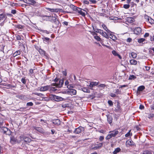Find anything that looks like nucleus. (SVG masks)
Segmentation results:
<instances>
[{
	"label": "nucleus",
	"mask_w": 154,
	"mask_h": 154,
	"mask_svg": "<svg viewBox=\"0 0 154 154\" xmlns=\"http://www.w3.org/2000/svg\"><path fill=\"white\" fill-rule=\"evenodd\" d=\"M127 20L130 23H131L133 22V21L132 20V19L131 17H129L127 18Z\"/></svg>",
	"instance_id": "obj_46"
},
{
	"label": "nucleus",
	"mask_w": 154,
	"mask_h": 154,
	"mask_svg": "<svg viewBox=\"0 0 154 154\" xmlns=\"http://www.w3.org/2000/svg\"><path fill=\"white\" fill-rule=\"evenodd\" d=\"M17 39L18 40H20L21 39V36L19 35H17L16 36Z\"/></svg>",
	"instance_id": "obj_47"
},
{
	"label": "nucleus",
	"mask_w": 154,
	"mask_h": 154,
	"mask_svg": "<svg viewBox=\"0 0 154 154\" xmlns=\"http://www.w3.org/2000/svg\"><path fill=\"white\" fill-rule=\"evenodd\" d=\"M7 18V17L4 14H0V20H5Z\"/></svg>",
	"instance_id": "obj_20"
},
{
	"label": "nucleus",
	"mask_w": 154,
	"mask_h": 154,
	"mask_svg": "<svg viewBox=\"0 0 154 154\" xmlns=\"http://www.w3.org/2000/svg\"><path fill=\"white\" fill-rule=\"evenodd\" d=\"M102 26L104 29L107 32L108 34H109V33L111 32V31L107 29V26L105 25L104 24H102Z\"/></svg>",
	"instance_id": "obj_22"
},
{
	"label": "nucleus",
	"mask_w": 154,
	"mask_h": 154,
	"mask_svg": "<svg viewBox=\"0 0 154 154\" xmlns=\"http://www.w3.org/2000/svg\"><path fill=\"white\" fill-rule=\"evenodd\" d=\"M142 154H152L151 152L149 151H145Z\"/></svg>",
	"instance_id": "obj_41"
},
{
	"label": "nucleus",
	"mask_w": 154,
	"mask_h": 154,
	"mask_svg": "<svg viewBox=\"0 0 154 154\" xmlns=\"http://www.w3.org/2000/svg\"><path fill=\"white\" fill-rule=\"evenodd\" d=\"M130 5L129 4H125L123 5V7L124 8L127 9L129 8Z\"/></svg>",
	"instance_id": "obj_38"
},
{
	"label": "nucleus",
	"mask_w": 154,
	"mask_h": 154,
	"mask_svg": "<svg viewBox=\"0 0 154 154\" xmlns=\"http://www.w3.org/2000/svg\"><path fill=\"white\" fill-rule=\"evenodd\" d=\"M142 30L140 27H137L134 30V34L137 35H139L141 32Z\"/></svg>",
	"instance_id": "obj_15"
},
{
	"label": "nucleus",
	"mask_w": 154,
	"mask_h": 154,
	"mask_svg": "<svg viewBox=\"0 0 154 154\" xmlns=\"http://www.w3.org/2000/svg\"><path fill=\"white\" fill-rule=\"evenodd\" d=\"M90 1L93 4H95L97 2L96 1H95V0H91Z\"/></svg>",
	"instance_id": "obj_64"
},
{
	"label": "nucleus",
	"mask_w": 154,
	"mask_h": 154,
	"mask_svg": "<svg viewBox=\"0 0 154 154\" xmlns=\"http://www.w3.org/2000/svg\"><path fill=\"white\" fill-rule=\"evenodd\" d=\"M107 121L110 124H111L112 123V118L111 116H107Z\"/></svg>",
	"instance_id": "obj_27"
},
{
	"label": "nucleus",
	"mask_w": 154,
	"mask_h": 154,
	"mask_svg": "<svg viewBox=\"0 0 154 154\" xmlns=\"http://www.w3.org/2000/svg\"><path fill=\"white\" fill-rule=\"evenodd\" d=\"M149 35V33H146L144 35V37H148Z\"/></svg>",
	"instance_id": "obj_58"
},
{
	"label": "nucleus",
	"mask_w": 154,
	"mask_h": 154,
	"mask_svg": "<svg viewBox=\"0 0 154 154\" xmlns=\"http://www.w3.org/2000/svg\"><path fill=\"white\" fill-rule=\"evenodd\" d=\"M108 104L110 106L113 105L112 102L111 100H108Z\"/></svg>",
	"instance_id": "obj_50"
},
{
	"label": "nucleus",
	"mask_w": 154,
	"mask_h": 154,
	"mask_svg": "<svg viewBox=\"0 0 154 154\" xmlns=\"http://www.w3.org/2000/svg\"><path fill=\"white\" fill-rule=\"evenodd\" d=\"M130 63L131 65H136L137 64V61L134 59L130 60Z\"/></svg>",
	"instance_id": "obj_26"
},
{
	"label": "nucleus",
	"mask_w": 154,
	"mask_h": 154,
	"mask_svg": "<svg viewBox=\"0 0 154 154\" xmlns=\"http://www.w3.org/2000/svg\"><path fill=\"white\" fill-rule=\"evenodd\" d=\"M121 150V149L119 147H118L115 149L114 151L113 152V154H117Z\"/></svg>",
	"instance_id": "obj_28"
},
{
	"label": "nucleus",
	"mask_w": 154,
	"mask_h": 154,
	"mask_svg": "<svg viewBox=\"0 0 154 154\" xmlns=\"http://www.w3.org/2000/svg\"><path fill=\"white\" fill-rule=\"evenodd\" d=\"M33 128L35 130H36L38 131V132H39L40 133H44L43 129L41 127H34Z\"/></svg>",
	"instance_id": "obj_18"
},
{
	"label": "nucleus",
	"mask_w": 154,
	"mask_h": 154,
	"mask_svg": "<svg viewBox=\"0 0 154 154\" xmlns=\"http://www.w3.org/2000/svg\"><path fill=\"white\" fill-rule=\"evenodd\" d=\"M97 32L101 34L103 36L107 38H108L109 37L107 34L103 30L100 29L98 30L97 31H96Z\"/></svg>",
	"instance_id": "obj_11"
},
{
	"label": "nucleus",
	"mask_w": 154,
	"mask_h": 154,
	"mask_svg": "<svg viewBox=\"0 0 154 154\" xmlns=\"http://www.w3.org/2000/svg\"><path fill=\"white\" fill-rule=\"evenodd\" d=\"M29 72L30 74H32L33 73V70L31 69H30Z\"/></svg>",
	"instance_id": "obj_55"
},
{
	"label": "nucleus",
	"mask_w": 154,
	"mask_h": 154,
	"mask_svg": "<svg viewBox=\"0 0 154 154\" xmlns=\"http://www.w3.org/2000/svg\"><path fill=\"white\" fill-rule=\"evenodd\" d=\"M103 143H100L97 144V149L100 148L103 146Z\"/></svg>",
	"instance_id": "obj_37"
},
{
	"label": "nucleus",
	"mask_w": 154,
	"mask_h": 154,
	"mask_svg": "<svg viewBox=\"0 0 154 154\" xmlns=\"http://www.w3.org/2000/svg\"><path fill=\"white\" fill-rule=\"evenodd\" d=\"M43 32L47 34H48L49 33V32L46 30H44Z\"/></svg>",
	"instance_id": "obj_63"
},
{
	"label": "nucleus",
	"mask_w": 154,
	"mask_h": 154,
	"mask_svg": "<svg viewBox=\"0 0 154 154\" xmlns=\"http://www.w3.org/2000/svg\"><path fill=\"white\" fill-rule=\"evenodd\" d=\"M70 8H72L73 10L76 11L77 10V9L78 8V7H77L76 6H75L74 5H70Z\"/></svg>",
	"instance_id": "obj_32"
},
{
	"label": "nucleus",
	"mask_w": 154,
	"mask_h": 154,
	"mask_svg": "<svg viewBox=\"0 0 154 154\" xmlns=\"http://www.w3.org/2000/svg\"><path fill=\"white\" fill-rule=\"evenodd\" d=\"M126 41L128 42H130L132 41V39L131 38H128L127 39Z\"/></svg>",
	"instance_id": "obj_51"
},
{
	"label": "nucleus",
	"mask_w": 154,
	"mask_h": 154,
	"mask_svg": "<svg viewBox=\"0 0 154 154\" xmlns=\"http://www.w3.org/2000/svg\"><path fill=\"white\" fill-rule=\"evenodd\" d=\"M21 51L18 50L16 51L13 54V57H15L16 56L19 55L21 53Z\"/></svg>",
	"instance_id": "obj_23"
},
{
	"label": "nucleus",
	"mask_w": 154,
	"mask_h": 154,
	"mask_svg": "<svg viewBox=\"0 0 154 154\" xmlns=\"http://www.w3.org/2000/svg\"><path fill=\"white\" fill-rule=\"evenodd\" d=\"M17 97L20 99L24 100H26L27 98L24 95H18L17 96Z\"/></svg>",
	"instance_id": "obj_24"
},
{
	"label": "nucleus",
	"mask_w": 154,
	"mask_h": 154,
	"mask_svg": "<svg viewBox=\"0 0 154 154\" xmlns=\"http://www.w3.org/2000/svg\"><path fill=\"white\" fill-rule=\"evenodd\" d=\"M19 138L21 140H23L26 144L29 143L32 140L30 138L27 137L23 134L20 136Z\"/></svg>",
	"instance_id": "obj_4"
},
{
	"label": "nucleus",
	"mask_w": 154,
	"mask_h": 154,
	"mask_svg": "<svg viewBox=\"0 0 154 154\" xmlns=\"http://www.w3.org/2000/svg\"><path fill=\"white\" fill-rule=\"evenodd\" d=\"M33 105L32 102H28L26 103V106H32Z\"/></svg>",
	"instance_id": "obj_40"
},
{
	"label": "nucleus",
	"mask_w": 154,
	"mask_h": 154,
	"mask_svg": "<svg viewBox=\"0 0 154 154\" xmlns=\"http://www.w3.org/2000/svg\"><path fill=\"white\" fill-rule=\"evenodd\" d=\"M2 131L4 133L8 135L11 134V132L10 130L5 127H2Z\"/></svg>",
	"instance_id": "obj_9"
},
{
	"label": "nucleus",
	"mask_w": 154,
	"mask_h": 154,
	"mask_svg": "<svg viewBox=\"0 0 154 154\" xmlns=\"http://www.w3.org/2000/svg\"><path fill=\"white\" fill-rule=\"evenodd\" d=\"M38 51L40 54L42 55H45V52L41 49H39Z\"/></svg>",
	"instance_id": "obj_33"
},
{
	"label": "nucleus",
	"mask_w": 154,
	"mask_h": 154,
	"mask_svg": "<svg viewBox=\"0 0 154 154\" xmlns=\"http://www.w3.org/2000/svg\"><path fill=\"white\" fill-rule=\"evenodd\" d=\"M67 94H70L72 95H75L76 94V91L75 89H71L67 90L66 92Z\"/></svg>",
	"instance_id": "obj_12"
},
{
	"label": "nucleus",
	"mask_w": 154,
	"mask_h": 154,
	"mask_svg": "<svg viewBox=\"0 0 154 154\" xmlns=\"http://www.w3.org/2000/svg\"><path fill=\"white\" fill-rule=\"evenodd\" d=\"M130 131H131V130H130L128 132V133H127V134H125V136L126 137H128V136H129L130 135Z\"/></svg>",
	"instance_id": "obj_52"
},
{
	"label": "nucleus",
	"mask_w": 154,
	"mask_h": 154,
	"mask_svg": "<svg viewBox=\"0 0 154 154\" xmlns=\"http://www.w3.org/2000/svg\"><path fill=\"white\" fill-rule=\"evenodd\" d=\"M145 88V87L143 86H139L137 89V90L139 91H142Z\"/></svg>",
	"instance_id": "obj_34"
},
{
	"label": "nucleus",
	"mask_w": 154,
	"mask_h": 154,
	"mask_svg": "<svg viewBox=\"0 0 154 154\" xmlns=\"http://www.w3.org/2000/svg\"><path fill=\"white\" fill-rule=\"evenodd\" d=\"M76 11L79 14L85 17V16L86 14H87V12L85 10L81 8H78Z\"/></svg>",
	"instance_id": "obj_6"
},
{
	"label": "nucleus",
	"mask_w": 154,
	"mask_h": 154,
	"mask_svg": "<svg viewBox=\"0 0 154 154\" xmlns=\"http://www.w3.org/2000/svg\"><path fill=\"white\" fill-rule=\"evenodd\" d=\"M144 108V106L143 105H140V107H139V108L140 109H143Z\"/></svg>",
	"instance_id": "obj_62"
},
{
	"label": "nucleus",
	"mask_w": 154,
	"mask_h": 154,
	"mask_svg": "<svg viewBox=\"0 0 154 154\" xmlns=\"http://www.w3.org/2000/svg\"><path fill=\"white\" fill-rule=\"evenodd\" d=\"M50 88V85H46L44 86L41 87L39 90L41 91H45L49 90Z\"/></svg>",
	"instance_id": "obj_13"
},
{
	"label": "nucleus",
	"mask_w": 154,
	"mask_h": 154,
	"mask_svg": "<svg viewBox=\"0 0 154 154\" xmlns=\"http://www.w3.org/2000/svg\"><path fill=\"white\" fill-rule=\"evenodd\" d=\"M16 141V139L14 137H10V142L12 144H14Z\"/></svg>",
	"instance_id": "obj_25"
},
{
	"label": "nucleus",
	"mask_w": 154,
	"mask_h": 154,
	"mask_svg": "<svg viewBox=\"0 0 154 154\" xmlns=\"http://www.w3.org/2000/svg\"><path fill=\"white\" fill-rule=\"evenodd\" d=\"M52 122L55 125L58 126L60 124V121L58 119H56L53 120Z\"/></svg>",
	"instance_id": "obj_19"
},
{
	"label": "nucleus",
	"mask_w": 154,
	"mask_h": 154,
	"mask_svg": "<svg viewBox=\"0 0 154 154\" xmlns=\"http://www.w3.org/2000/svg\"><path fill=\"white\" fill-rule=\"evenodd\" d=\"M11 13L13 14H15L16 13V11L15 10H12L11 11Z\"/></svg>",
	"instance_id": "obj_54"
},
{
	"label": "nucleus",
	"mask_w": 154,
	"mask_h": 154,
	"mask_svg": "<svg viewBox=\"0 0 154 154\" xmlns=\"http://www.w3.org/2000/svg\"><path fill=\"white\" fill-rule=\"evenodd\" d=\"M106 85L104 84H100L99 86L98 87H101L103 89L105 87Z\"/></svg>",
	"instance_id": "obj_45"
},
{
	"label": "nucleus",
	"mask_w": 154,
	"mask_h": 154,
	"mask_svg": "<svg viewBox=\"0 0 154 154\" xmlns=\"http://www.w3.org/2000/svg\"><path fill=\"white\" fill-rule=\"evenodd\" d=\"M21 82L24 84H25L26 83V81L25 78H22L21 80Z\"/></svg>",
	"instance_id": "obj_49"
},
{
	"label": "nucleus",
	"mask_w": 154,
	"mask_h": 154,
	"mask_svg": "<svg viewBox=\"0 0 154 154\" xmlns=\"http://www.w3.org/2000/svg\"><path fill=\"white\" fill-rule=\"evenodd\" d=\"M52 86H53L52 85V84L51 85H50V88L49 89V90L51 92L53 91H54L56 90V89H55L54 88L52 87Z\"/></svg>",
	"instance_id": "obj_31"
},
{
	"label": "nucleus",
	"mask_w": 154,
	"mask_h": 154,
	"mask_svg": "<svg viewBox=\"0 0 154 154\" xmlns=\"http://www.w3.org/2000/svg\"><path fill=\"white\" fill-rule=\"evenodd\" d=\"M147 21L149 22L150 23H154V20L150 17L149 19V20L148 21Z\"/></svg>",
	"instance_id": "obj_48"
},
{
	"label": "nucleus",
	"mask_w": 154,
	"mask_h": 154,
	"mask_svg": "<svg viewBox=\"0 0 154 154\" xmlns=\"http://www.w3.org/2000/svg\"><path fill=\"white\" fill-rule=\"evenodd\" d=\"M110 96L111 97H115L116 96V95L115 94L112 93H111L110 94Z\"/></svg>",
	"instance_id": "obj_56"
},
{
	"label": "nucleus",
	"mask_w": 154,
	"mask_h": 154,
	"mask_svg": "<svg viewBox=\"0 0 154 154\" xmlns=\"http://www.w3.org/2000/svg\"><path fill=\"white\" fill-rule=\"evenodd\" d=\"M99 82H90L89 86L91 88V89H92V88L94 86L97 85H98Z\"/></svg>",
	"instance_id": "obj_17"
},
{
	"label": "nucleus",
	"mask_w": 154,
	"mask_h": 154,
	"mask_svg": "<svg viewBox=\"0 0 154 154\" xmlns=\"http://www.w3.org/2000/svg\"><path fill=\"white\" fill-rule=\"evenodd\" d=\"M136 78V77L134 75H130L129 78L130 80L134 79Z\"/></svg>",
	"instance_id": "obj_36"
},
{
	"label": "nucleus",
	"mask_w": 154,
	"mask_h": 154,
	"mask_svg": "<svg viewBox=\"0 0 154 154\" xmlns=\"http://www.w3.org/2000/svg\"><path fill=\"white\" fill-rule=\"evenodd\" d=\"M119 133V131L116 130L110 131L109 132V134L106 137V140H108L112 137H115Z\"/></svg>",
	"instance_id": "obj_3"
},
{
	"label": "nucleus",
	"mask_w": 154,
	"mask_h": 154,
	"mask_svg": "<svg viewBox=\"0 0 154 154\" xmlns=\"http://www.w3.org/2000/svg\"><path fill=\"white\" fill-rule=\"evenodd\" d=\"M54 81L55 83H52V85L58 88L62 87L64 82L63 80L57 78L54 80Z\"/></svg>",
	"instance_id": "obj_2"
},
{
	"label": "nucleus",
	"mask_w": 154,
	"mask_h": 154,
	"mask_svg": "<svg viewBox=\"0 0 154 154\" xmlns=\"http://www.w3.org/2000/svg\"><path fill=\"white\" fill-rule=\"evenodd\" d=\"M3 148L0 145V154L2 152Z\"/></svg>",
	"instance_id": "obj_60"
},
{
	"label": "nucleus",
	"mask_w": 154,
	"mask_h": 154,
	"mask_svg": "<svg viewBox=\"0 0 154 154\" xmlns=\"http://www.w3.org/2000/svg\"><path fill=\"white\" fill-rule=\"evenodd\" d=\"M69 82H68V80H66V81H65V85L66 86H67V85H69Z\"/></svg>",
	"instance_id": "obj_59"
},
{
	"label": "nucleus",
	"mask_w": 154,
	"mask_h": 154,
	"mask_svg": "<svg viewBox=\"0 0 154 154\" xmlns=\"http://www.w3.org/2000/svg\"><path fill=\"white\" fill-rule=\"evenodd\" d=\"M112 53L113 55H115V56H117L118 55V54L115 50H113L112 51Z\"/></svg>",
	"instance_id": "obj_42"
},
{
	"label": "nucleus",
	"mask_w": 154,
	"mask_h": 154,
	"mask_svg": "<svg viewBox=\"0 0 154 154\" xmlns=\"http://www.w3.org/2000/svg\"><path fill=\"white\" fill-rule=\"evenodd\" d=\"M46 9L51 12L56 13L63 12V11L62 9L60 8H46Z\"/></svg>",
	"instance_id": "obj_7"
},
{
	"label": "nucleus",
	"mask_w": 154,
	"mask_h": 154,
	"mask_svg": "<svg viewBox=\"0 0 154 154\" xmlns=\"http://www.w3.org/2000/svg\"><path fill=\"white\" fill-rule=\"evenodd\" d=\"M15 27L19 29H22L23 28V26L21 25L20 24L15 25Z\"/></svg>",
	"instance_id": "obj_30"
},
{
	"label": "nucleus",
	"mask_w": 154,
	"mask_h": 154,
	"mask_svg": "<svg viewBox=\"0 0 154 154\" xmlns=\"http://www.w3.org/2000/svg\"><path fill=\"white\" fill-rule=\"evenodd\" d=\"M51 98L52 99H53L56 101H62L64 99L62 97L55 95H52L51 96Z\"/></svg>",
	"instance_id": "obj_8"
},
{
	"label": "nucleus",
	"mask_w": 154,
	"mask_h": 154,
	"mask_svg": "<svg viewBox=\"0 0 154 154\" xmlns=\"http://www.w3.org/2000/svg\"><path fill=\"white\" fill-rule=\"evenodd\" d=\"M134 145L135 143H134L132 140H128L126 142V145L127 147Z\"/></svg>",
	"instance_id": "obj_14"
},
{
	"label": "nucleus",
	"mask_w": 154,
	"mask_h": 154,
	"mask_svg": "<svg viewBox=\"0 0 154 154\" xmlns=\"http://www.w3.org/2000/svg\"><path fill=\"white\" fill-rule=\"evenodd\" d=\"M145 39L143 38H140L138 39V42L139 43H142L144 41Z\"/></svg>",
	"instance_id": "obj_39"
},
{
	"label": "nucleus",
	"mask_w": 154,
	"mask_h": 154,
	"mask_svg": "<svg viewBox=\"0 0 154 154\" xmlns=\"http://www.w3.org/2000/svg\"><path fill=\"white\" fill-rule=\"evenodd\" d=\"M150 39L151 41H154V36H151Z\"/></svg>",
	"instance_id": "obj_61"
},
{
	"label": "nucleus",
	"mask_w": 154,
	"mask_h": 154,
	"mask_svg": "<svg viewBox=\"0 0 154 154\" xmlns=\"http://www.w3.org/2000/svg\"><path fill=\"white\" fill-rule=\"evenodd\" d=\"M39 16L41 17L42 20L43 21H49L57 25H59V22L55 16L51 15L47 16L43 14H41Z\"/></svg>",
	"instance_id": "obj_1"
},
{
	"label": "nucleus",
	"mask_w": 154,
	"mask_h": 154,
	"mask_svg": "<svg viewBox=\"0 0 154 154\" xmlns=\"http://www.w3.org/2000/svg\"><path fill=\"white\" fill-rule=\"evenodd\" d=\"M131 56L133 58H135L137 56V54L134 52H132L131 53Z\"/></svg>",
	"instance_id": "obj_35"
},
{
	"label": "nucleus",
	"mask_w": 154,
	"mask_h": 154,
	"mask_svg": "<svg viewBox=\"0 0 154 154\" xmlns=\"http://www.w3.org/2000/svg\"><path fill=\"white\" fill-rule=\"evenodd\" d=\"M97 144H92L91 145V148L92 149L96 150L97 149Z\"/></svg>",
	"instance_id": "obj_29"
},
{
	"label": "nucleus",
	"mask_w": 154,
	"mask_h": 154,
	"mask_svg": "<svg viewBox=\"0 0 154 154\" xmlns=\"http://www.w3.org/2000/svg\"><path fill=\"white\" fill-rule=\"evenodd\" d=\"M104 137L103 136H100L99 138V140L100 141H102L104 139Z\"/></svg>",
	"instance_id": "obj_53"
},
{
	"label": "nucleus",
	"mask_w": 154,
	"mask_h": 154,
	"mask_svg": "<svg viewBox=\"0 0 154 154\" xmlns=\"http://www.w3.org/2000/svg\"><path fill=\"white\" fill-rule=\"evenodd\" d=\"M145 68L146 70L147 71H149L150 69V66H145Z\"/></svg>",
	"instance_id": "obj_57"
},
{
	"label": "nucleus",
	"mask_w": 154,
	"mask_h": 154,
	"mask_svg": "<svg viewBox=\"0 0 154 154\" xmlns=\"http://www.w3.org/2000/svg\"><path fill=\"white\" fill-rule=\"evenodd\" d=\"M23 1L25 3L34 6H38V4L34 0H23Z\"/></svg>",
	"instance_id": "obj_5"
},
{
	"label": "nucleus",
	"mask_w": 154,
	"mask_h": 154,
	"mask_svg": "<svg viewBox=\"0 0 154 154\" xmlns=\"http://www.w3.org/2000/svg\"><path fill=\"white\" fill-rule=\"evenodd\" d=\"M84 128L80 126L75 129L73 132L76 134H79L84 131Z\"/></svg>",
	"instance_id": "obj_10"
},
{
	"label": "nucleus",
	"mask_w": 154,
	"mask_h": 154,
	"mask_svg": "<svg viewBox=\"0 0 154 154\" xmlns=\"http://www.w3.org/2000/svg\"><path fill=\"white\" fill-rule=\"evenodd\" d=\"M5 86L7 87L8 88H11L14 90V89L15 88H16L17 85L15 84H6L5 85Z\"/></svg>",
	"instance_id": "obj_16"
},
{
	"label": "nucleus",
	"mask_w": 154,
	"mask_h": 154,
	"mask_svg": "<svg viewBox=\"0 0 154 154\" xmlns=\"http://www.w3.org/2000/svg\"><path fill=\"white\" fill-rule=\"evenodd\" d=\"M94 38L95 39L98 41H100V38L97 35L95 36H94Z\"/></svg>",
	"instance_id": "obj_44"
},
{
	"label": "nucleus",
	"mask_w": 154,
	"mask_h": 154,
	"mask_svg": "<svg viewBox=\"0 0 154 154\" xmlns=\"http://www.w3.org/2000/svg\"><path fill=\"white\" fill-rule=\"evenodd\" d=\"M144 17L145 18V19H146L147 20V21H148L149 20V18L150 17L146 15H145L144 16Z\"/></svg>",
	"instance_id": "obj_43"
},
{
	"label": "nucleus",
	"mask_w": 154,
	"mask_h": 154,
	"mask_svg": "<svg viewBox=\"0 0 154 154\" xmlns=\"http://www.w3.org/2000/svg\"><path fill=\"white\" fill-rule=\"evenodd\" d=\"M112 32L111 33H109L108 34H109V35L110 36V38L114 41H115L117 39V37L115 35L112 34Z\"/></svg>",
	"instance_id": "obj_21"
}]
</instances>
